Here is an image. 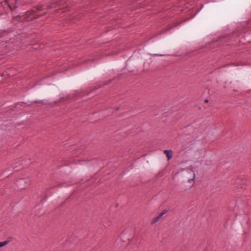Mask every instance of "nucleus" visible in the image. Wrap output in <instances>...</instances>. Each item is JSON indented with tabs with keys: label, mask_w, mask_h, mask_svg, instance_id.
Segmentation results:
<instances>
[{
	"label": "nucleus",
	"mask_w": 251,
	"mask_h": 251,
	"mask_svg": "<svg viewBox=\"0 0 251 251\" xmlns=\"http://www.w3.org/2000/svg\"><path fill=\"white\" fill-rule=\"evenodd\" d=\"M164 153L167 156L168 160L171 159L173 156V151L171 150H165Z\"/></svg>",
	"instance_id": "7ed1b4c3"
},
{
	"label": "nucleus",
	"mask_w": 251,
	"mask_h": 251,
	"mask_svg": "<svg viewBox=\"0 0 251 251\" xmlns=\"http://www.w3.org/2000/svg\"><path fill=\"white\" fill-rule=\"evenodd\" d=\"M5 2L7 3L8 5L9 6L10 8H12V7L14 6V1H15L16 0H5Z\"/></svg>",
	"instance_id": "20e7f679"
},
{
	"label": "nucleus",
	"mask_w": 251,
	"mask_h": 251,
	"mask_svg": "<svg viewBox=\"0 0 251 251\" xmlns=\"http://www.w3.org/2000/svg\"><path fill=\"white\" fill-rule=\"evenodd\" d=\"M9 240H5L3 242H0V248L3 246H6V245H7L9 243Z\"/></svg>",
	"instance_id": "39448f33"
},
{
	"label": "nucleus",
	"mask_w": 251,
	"mask_h": 251,
	"mask_svg": "<svg viewBox=\"0 0 251 251\" xmlns=\"http://www.w3.org/2000/svg\"><path fill=\"white\" fill-rule=\"evenodd\" d=\"M159 220L158 219V218L157 217H156L151 220V224L153 225L156 223L157 222H158Z\"/></svg>",
	"instance_id": "423d86ee"
},
{
	"label": "nucleus",
	"mask_w": 251,
	"mask_h": 251,
	"mask_svg": "<svg viewBox=\"0 0 251 251\" xmlns=\"http://www.w3.org/2000/svg\"><path fill=\"white\" fill-rule=\"evenodd\" d=\"M42 9L40 7H39V8H38L37 9V11H40V10H41Z\"/></svg>",
	"instance_id": "6e6552de"
},
{
	"label": "nucleus",
	"mask_w": 251,
	"mask_h": 251,
	"mask_svg": "<svg viewBox=\"0 0 251 251\" xmlns=\"http://www.w3.org/2000/svg\"><path fill=\"white\" fill-rule=\"evenodd\" d=\"M207 101H208V100H205V102H207Z\"/></svg>",
	"instance_id": "ddd939ff"
},
{
	"label": "nucleus",
	"mask_w": 251,
	"mask_h": 251,
	"mask_svg": "<svg viewBox=\"0 0 251 251\" xmlns=\"http://www.w3.org/2000/svg\"><path fill=\"white\" fill-rule=\"evenodd\" d=\"M24 181V179H21V180H20V182H23Z\"/></svg>",
	"instance_id": "9d476101"
},
{
	"label": "nucleus",
	"mask_w": 251,
	"mask_h": 251,
	"mask_svg": "<svg viewBox=\"0 0 251 251\" xmlns=\"http://www.w3.org/2000/svg\"><path fill=\"white\" fill-rule=\"evenodd\" d=\"M166 212V211L164 210L163 212H162L161 213L159 214L158 216H157V217L158 218L159 220H160L163 215Z\"/></svg>",
	"instance_id": "0eeeda50"
},
{
	"label": "nucleus",
	"mask_w": 251,
	"mask_h": 251,
	"mask_svg": "<svg viewBox=\"0 0 251 251\" xmlns=\"http://www.w3.org/2000/svg\"><path fill=\"white\" fill-rule=\"evenodd\" d=\"M38 16L36 11L31 10L15 17L14 20L21 21V22L24 20L29 21L37 18Z\"/></svg>",
	"instance_id": "f257e3e1"
},
{
	"label": "nucleus",
	"mask_w": 251,
	"mask_h": 251,
	"mask_svg": "<svg viewBox=\"0 0 251 251\" xmlns=\"http://www.w3.org/2000/svg\"><path fill=\"white\" fill-rule=\"evenodd\" d=\"M186 172L189 175L188 176V182L190 183L194 182V179L195 178V173L194 171L191 169H187L186 170Z\"/></svg>",
	"instance_id": "f03ea898"
},
{
	"label": "nucleus",
	"mask_w": 251,
	"mask_h": 251,
	"mask_svg": "<svg viewBox=\"0 0 251 251\" xmlns=\"http://www.w3.org/2000/svg\"><path fill=\"white\" fill-rule=\"evenodd\" d=\"M48 7H49V8H51L52 7L51 6H49V5L48 6Z\"/></svg>",
	"instance_id": "f8f14e48"
},
{
	"label": "nucleus",
	"mask_w": 251,
	"mask_h": 251,
	"mask_svg": "<svg viewBox=\"0 0 251 251\" xmlns=\"http://www.w3.org/2000/svg\"><path fill=\"white\" fill-rule=\"evenodd\" d=\"M58 4H59V5H61V4H62V2H60V1H59V2H58Z\"/></svg>",
	"instance_id": "1a4fd4ad"
},
{
	"label": "nucleus",
	"mask_w": 251,
	"mask_h": 251,
	"mask_svg": "<svg viewBox=\"0 0 251 251\" xmlns=\"http://www.w3.org/2000/svg\"><path fill=\"white\" fill-rule=\"evenodd\" d=\"M156 55H158V56H162V54H156Z\"/></svg>",
	"instance_id": "9b49d317"
}]
</instances>
